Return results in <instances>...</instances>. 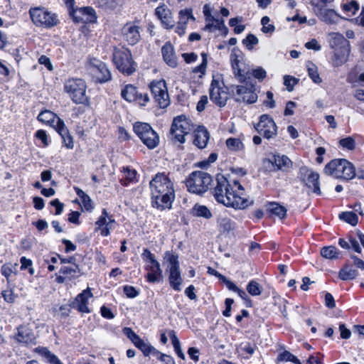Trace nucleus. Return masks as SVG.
I'll return each mask as SVG.
<instances>
[{
  "label": "nucleus",
  "instance_id": "473e14b6",
  "mask_svg": "<svg viewBox=\"0 0 364 364\" xmlns=\"http://www.w3.org/2000/svg\"><path fill=\"white\" fill-rule=\"evenodd\" d=\"M287 208L278 203L270 202L267 205V212L271 217H277L279 219L285 218Z\"/></svg>",
  "mask_w": 364,
  "mask_h": 364
},
{
  "label": "nucleus",
  "instance_id": "603ef678",
  "mask_svg": "<svg viewBox=\"0 0 364 364\" xmlns=\"http://www.w3.org/2000/svg\"><path fill=\"white\" fill-rule=\"evenodd\" d=\"M258 38L253 34H248L247 37L242 40V44L250 50H252L254 46L258 44Z\"/></svg>",
  "mask_w": 364,
  "mask_h": 364
},
{
  "label": "nucleus",
  "instance_id": "aec40b11",
  "mask_svg": "<svg viewBox=\"0 0 364 364\" xmlns=\"http://www.w3.org/2000/svg\"><path fill=\"white\" fill-rule=\"evenodd\" d=\"M95 230L100 231L102 236L106 237L109 235L111 230H113L116 225L115 220L109 215L106 209H103L102 215L95 222Z\"/></svg>",
  "mask_w": 364,
  "mask_h": 364
},
{
  "label": "nucleus",
  "instance_id": "1a4fd4ad",
  "mask_svg": "<svg viewBox=\"0 0 364 364\" xmlns=\"http://www.w3.org/2000/svg\"><path fill=\"white\" fill-rule=\"evenodd\" d=\"M29 14L32 22L38 27L49 28L59 22L57 15L44 7L31 8Z\"/></svg>",
  "mask_w": 364,
  "mask_h": 364
},
{
  "label": "nucleus",
  "instance_id": "f8f14e48",
  "mask_svg": "<svg viewBox=\"0 0 364 364\" xmlns=\"http://www.w3.org/2000/svg\"><path fill=\"white\" fill-rule=\"evenodd\" d=\"M141 256L146 263L145 269L149 272L146 274L147 281L151 283L161 281L163 279V272L155 256L147 249L144 250Z\"/></svg>",
  "mask_w": 364,
  "mask_h": 364
},
{
  "label": "nucleus",
  "instance_id": "052dcab7",
  "mask_svg": "<svg viewBox=\"0 0 364 364\" xmlns=\"http://www.w3.org/2000/svg\"><path fill=\"white\" fill-rule=\"evenodd\" d=\"M297 80L289 75H285L284 77V84L287 86L289 91L292 90L294 86L297 83Z\"/></svg>",
  "mask_w": 364,
  "mask_h": 364
},
{
  "label": "nucleus",
  "instance_id": "49530a36",
  "mask_svg": "<svg viewBox=\"0 0 364 364\" xmlns=\"http://www.w3.org/2000/svg\"><path fill=\"white\" fill-rule=\"evenodd\" d=\"M195 21V18L192 14V9H186L180 11L179 12V19L178 23L181 25L186 26L187 22L190 20Z\"/></svg>",
  "mask_w": 364,
  "mask_h": 364
},
{
  "label": "nucleus",
  "instance_id": "5701e85b",
  "mask_svg": "<svg viewBox=\"0 0 364 364\" xmlns=\"http://www.w3.org/2000/svg\"><path fill=\"white\" fill-rule=\"evenodd\" d=\"M264 164L272 165L277 170H287L291 166V161L286 155L272 154L264 160Z\"/></svg>",
  "mask_w": 364,
  "mask_h": 364
},
{
  "label": "nucleus",
  "instance_id": "9b49d317",
  "mask_svg": "<svg viewBox=\"0 0 364 364\" xmlns=\"http://www.w3.org/2000/svg\"><path fill=\"white\" fill-rule=\"evenodd\" d=\"M133 129L148 149H153L159 145V136L149 124L138 122L134 124Z\"/></svg>",
  "mask_w": 364,
  "mask_h": 364
},
{
  "label": "nucleus",
  "instance_id": "3c124183",
  "mask_svg": "<svg viewBox=\"0 0 364 364\" xmlns=\"http://www.w3.org/2000/svg\"><path fill=\"white\" fill-rule=\"evenodd\" d=\"M339 144L343 149L347 150H353L355 148V140L352 136H348L343 139H341L339 141Z\"/></svg>",
  "mask_w": 364,
  "mask_h": 364
},
{
  "label": "nucleus",
  "instance_id": "de8ad7c7",
  "mask_svg": "<svg viewBox=\"0 0 364 364\" xmlns=\"http://www.w3.org/2000/svg\"><path fill=\"white\" fill-rule=\"evenodd\" d=\"M262 290V287L255 280H251L247 285V291L251 296H256L260 295Z\"/></svg>",
  "mask_w": 364,
  "mask_h": 364
},
{
  "label": "nucleus",
  "instance_id": "f257e3e1",
  "mask_svg": "<svg viewBox=\"0 0 364 364\" xmlns=\"http://www.w3.org/2000/svg\"><path fill=\"white\" fill-rule=\"evenodd\" d=\"M216 181L214 197L218 203L239 210L253 204V200L245 196L243 187L237 181H229L223 175H218Z\"/></svg>",
  "mask_w": 364,
  "mask_h": 364
},
{
  "label": "nucleus",
  "instance_id": "680f3d73",
  "mask_svg": "<svg viewBox=\"0 0 364 364\" xmlns=\"http://www.w3.org/2000/svg\"><path fill=\"white\" fill-rule=\"evenodd\" d=\"M44 355L50 364H63L55 355L47 349L44 350Z\"/></svg>",
  "mask_w": 364,
  "mask_h": 364
},
{
  "label": "nucleus",
  "instance_id": "412c9836",
  "mask_svg": "<svg viewBox=\"0 0 364 364\" xmlns=\"http://www.w3.org/2000/svg\"><path fill=\"white\" fill-rule=\"evenodd\" d=\"M70 14L77 23H93L97 19L95 11L90 6L73 9Z\"/></svg>",
  "mask_w": 364,
  "mask_h": 364
},
{
  "label": "nucleus",
  "instance_id": "4d7b16f0",
  "mask_svg": "<svg viewBox=\"0 0 364 364\" xmlns=\"http://www.w3.org/2000/svg\"><path fill=\"white\" fill-rule=\"evenodd\" d=\"M333 1L334 0H311L310 4L314 7V10L316 11L321 9H325V6Z\"/></svg>",
  "mask_w": 364,
  "mask_h": 364
},
{
  "label": "nucleus",
  "instance_id": "ddd939ff",
  "mask_svg": "<svg viewBox=\"0 0 364 364\" xmlns=\"http://www.w3.org/2000/svg\"><path fill=\"white\" fill-rule=\"evenodd\" d=\"M149 88L160 108H166L169 105L170 99L165 80H154L150 83Z\"/></svg>",
  "mask_w": 364,
  "mask_h": 364
},
{
  "label": "nucleus",
  "instance_id": "13d9d810",
  "mask_svg": "<svg viewBox=\"0 0 364 364\" xmlns=\"http://www.w3.org/2000/svg\"><path fill=\"white\" fill-rule=\"evenodd\" d=\"M203 14L205 17L206 21H215L218 23V25L223 24V20L216 19L214 18V16L211 14V10L209 5L205 4L203 6Z\"/></svg>",
  "mask_w": 364,
  "mask_h": 364
},
{
  "label": "nucleus",
  "instance_id": "a878e982",
  "mask_svg": "<svg viewBox=\"0 0 364 364\" xmlns=\"http://www.w3.org/2000/svg\"><path fill=\"white\" fill-rule=\"evenodd\" d=\"M92 296V294L89 288L84 290L78 294L73 303V307L77 309L81 313H89L88 300Z\"/></svg>",
  "mask_w": 364,
  "mask_h": 364
},
{
  "label": "nucleus",
  "instance_id": "f704fd0d",
  "mask_svg": "<svg viewBox=\"0 0 364 364\" xmlns=\"http://www.w3.org/2000/svg\"><path fill=\"white\" fill-rule=\"evenodd\" d=\"M61 126L56 131L61 136L64 145L68 149H72L74 146L73 139L69 133L64 122H60Z\"/></svg>",
  "mask_w": 364,
  "mask_h": 364
},
{
  "label": "nucleus",
  "instance_id": "c85d7f7f",
  "mask_svg": "<svg viewBox=\"0 0 364 364\" xmlns=\"http://www.w3.org/2000/svg\"><path fill=\"white\" fill-rule=\"evenodd\" d=\"M193 144L199 149H203L206 146L209 140V133L203 126H198L194 128Z\"/></svg>",
  "mask_w": 364,
  "mask_h": 364
},
{
  "label": "nucleus",
  "instance_id": "c03bdc74",
  "mask_svg": "<svg viewBox=\"0 0 364 364\" xmlns=\"http://www.w3.org/2000/svg\"><path fill=\"white\" fill-rule=\"evenodd\" d=\"M339 218L350 224L351 225H356L358 222V218L354 212H343L339 214Z\"/></svg>",
  "mask_w": 364,
  "mask_h": 364
},
{
  "label": "nucleus",
  "instance_id": "7ed1b4c3",
  "mask_svg": "<svg viewBox=\"0 0 364 364\" xmlns=\"http://www.w3.org/2000/svg\"><path fill=\"white\" fill-rule=\"evenodd\" d=\"M324 173L337 178L350 180L354 178L355 170L349 161L345 159H336L326 165Z\"/></svg>",
  "mask_w": 364,
  "mask_h": 364
},
{
  "label": "nucleus",
  "instance_id": "423d86ee",
  "mask_svg": "<svg viewBox=\"0 0 364 364\" xmlns=\"http://www.w3.org/2000/svg\"><path fill=\"white\" fill-rule=\"evenodd\" d=\"M164 259L168 262L166 272L168 273V282L170 286L176 291L181 289L183 279L180 270L178 256L171 252H165Z\"/></svg>",
  "mask_w": 364,
  "mask_h": 364
},
{
  "label": "nucleus",
  "instance_id": "2eb2a0df",
  "mask_svg": "<svg viewBox=\"0 0 364 364\" xmlns=\"http://www.w3.org/2000/svg\"><path fill=\"white\" fill-rule=\"evenodd\" d=\"M89 70L97 82H105L111 79V73L106 64L96 58L90 60Z\"/></svg>",
  "mask_w": 364,
  "mask_h": 364
},
{
  "label": "nucleus",
  "instance_id": "c756f323",
  "mask_svg": "<svg viewBox=\"0 0 364 364\" xmlns=\"http://www.w3.org/2000/svg\"><path fill=\"white\" fill-rule=\"evenodd\" d=\"M162 56L164 62L171 68H176L178 65L177 57L175 54L173 46L167 42L161 48Z\"/></svg>",
  "mask_w": 364,
  "mask_h": 364
},
{
  "label": "nucleus",
  "instance_id": "72a5a7b5",
  "mask_svg": "<svg viewBox=\"0 0 364 364\" xmlns=\"http://www.w3.org/2000/svg\"><path fill=\"white\" fill-rule=\"evenodd\" d=\"M328 43L332 48H338L342 46H348L349 43L345 37L339 33H331L328 35Z\"/></svg>",
  "mask_w": 364,
  "mask_h": 364
},
{
  "label": "nucleus",
  "instance_id": "5fc2aeb1",
  "mask_svg": "<svg viewBox=\"0 0 364 364\" xmlns=\"http://www.w3.org/2000/svg\"><path fill=\"white\" fill-rule=\"evenodd\" d=\"M343 9L344 11L349 13V16H353L358 11L359 6L356 1H352L350 3L343 4Z\"/></svg>",
  "mask_w": 364,
  "mask_h": 364
},
{
  "label": "nucleus",
  "instance_id": "a19ab883",
  "mask_svg": "<svg viewBox=\"0 0 364 364\" xmlns=\"http://www.w3.org/2000/svg\"><path fill=\"white\" fill-rule=\"evenodd\" d=\"M225 144L228 149L231 151H240L244 149V144L239 138H228Z\"/></svg>",
  "mask_w": 364,
  "mask_h": 364
},
{
  "label": "nucleus",
  "instance_id": "6ab92c4d",
  "mask_svg": "<svg viewBox=\"0 0 364 364\" xmlns=\"http://www.w3.org/2000/svg\"><path fill=\"white\" fill-rule=\"evenodd\" d=\"M124 334L139 348L144 356H150L154 347L148 341L141 339L131 328L125 327L123 328Z\"/></svg>",
  "mask_w": 364,
  "mask_h": 364
},
{
  "label": "nucleus",
  "instance_id": "6e6552de",
  "mask_svg": "<svg viewBox=\"0 0 364 364\" xmlns=\"http://www.w3.org/2000/svg\"><path fill=\"white\" fill-rule=\"evenodd\" d=\"M86 83L80 78H70L64 83V90L75 104L85 103L86 96Z\"/></svg>",
  "mask_w": 364,
  "mask_h": 364
},
{
  "label": "nucleus",
  "instance_id": "58836bf2",
  "mask_svg": "<svg viewBox=\"0 0 364 364\" xmlns=\"http://www.w3.org/2000/svg\"><path fill=\"white\" fill-rule=\"evenodd\" d=\"M17 267H18L17 263H14V264L6 263L1 266V273L4 277H5L6 278L8 284H10L9 277L11 276V274H17Z\"/></svg>",
  "mask_w": 364,
  "mask_h": 364
},
{
  "label": "nucleus",
  "instance_id": "2f4dec72",
  "mask_svg": "<svg viewBox=\"0 0 364 364\" xmlns=\"http://www.w3.org/2000/svg\"><path fill=\"white\" fill-rule=\"evenodd\" d=\"M17 330L18 333L16 334V338L19 343L29 344L35 342V335L30 328L26 326H21L17 328Z\"/></svg>",
  "mask_w": 364,
  "mask_h": 364
},
{
  "label": "nucleus",
  "instance_id": "f03ea898",
  "mask_svg": "<svg viewBox=\"0 0 364 364\" xmlns=\"http://www.w3.org/2000/svg\"><path fill=\"white\" fill-rule=\"evenodd\" d=\"M152 206L160 210L171 208L175 199L173 181L164 173H158L149 182Z\"/></svg>",
  "mask_w": 364,
  "mask_h": 364
},
{
  "label": "nucleus",
  "instance_id": "393cba45",
  "mask_svg": "<svg viewBox=\"0 0 364 364\" xmlns=\"http://www.w3.org/2000/svg\"><path fill=\"white\" fill-rule=\"evenodd\" d=\"M156 15L161 20L164 28L169 29L174 26L175 21L173 18L172 14L165 5L159 6L156 9Z\"/></svg>",
  "mask_w": 364,
  "mask_h": 364
},
{
  "label": "nucleus",
  "instance_id": "338daca9",
  "mask_svg": "<svg viewBox=\"0 0 364 364\" xmlns=\"http://www.w3.org/2000/svg\"><path fill=\"white\" fill-rule=\"evenodd\" d=\"M36 136L37 139L41 140L44 146L48 145V136L46 132L43 129H39L36 133Z\"/></svg>",
  "mask_w": 364,
  "mask_h": 364
},
{
  "label": "nucleus",
  "instance_id": "c9c22d12",
  "mask_svg": "<svg viewBox=\"0 0 364 364\" xmlns=\"http://www.w3.org/2000/svg\"><path fill=\"white\" fill-rule=\"evenodd\" d=\"M358 272L356 269H353L348 265H345L338 273V277L343 281L352 280L356 278Z\"/></svg>",
  "mask_w": 364,
  "mask_h": 364
},
{
  "label": "nucleus",
  "instance_id": "69168bd1",
  "mask_svg": "<svg viewBox=\"0 0 364 364\" xmlns=\"http://www.w3.org/2000/svg\"><path fill=\"white\" fill-rule=\"evenodd\" d=\"M238 349H240L241 351L248 353L249 355H252L255 352V347L249 343H241Z\"/></svg>",
  "mask_w": 364,
  "mask_h": 364
},
{
  "label": "nucleus",
  "instance_id": "20e7f679",
  "mask_svg": "<svg viewBox=\"0 0 364 364\" xmlns=\"http://www.w3.org/2000/svg\"><path fill=\"white\" fill-rule=\"evenodd\" d=\"M212 181V177L208 173L196 171L189 174L186 183L190 193L200 195L208 190Z\"/></svg>",
  "mask_w": 364,
  "mask_h": 364
},
{
  "label": "nucleus",
  "instance_id": "a18cd8bd",
  "mask_svg": "<svg viewBox=\"0 0 364 364\" xmlns=\"http://www.w3.org/2000/svg\"><path fill=\"white\" fill-rule=\"evenodd\" d=\"M201 57H202L201 63L199 65L193 68V73L199 74L200 77H203L205 75V73L206 72L207 65H208L207 54L205 53H202Z\"/></svg>",
  "mask_w": 364,
  "mask_h": 364
},
{
  "label": "nucleus",
  "instance_id": "0e129e2a",
  "mask_svg": "<svg viewBox=\"0 0 364 364\" xmlns=\"http://www.w3.org/2000/svg\"><path fill=\"white\" fill-rule=\"evenodd\" d=\"M305 47L307 49L314 50H316V51L320 50L321 48V45L318 43L317 40H316L314 38L311 39L310 41L306 43H305Z\"/></svg>",
  "mask_w": 364,
  "mask_h": 364
},
{
  "label": "nucleus",
  "instance_id": "79ce46f5",
  "mask_svg": "<svg viewBox=\"0 0 364 364\" xmlns=\"http://www.w3.org/2000/svg\"><path fill=\"white\" fill-rule=\"evenodd\" d=\"M193 215L197 217H203L209 219L212 217L210 210L203 205L196 204L193 208Z\"/></svg>",
  "mask_w": 364,
  "mask_h": 364
},
{
  "label": "nucleus",
  "instance_id": "cd10ccee",
  "mask_svg": "<svg viewBox=\"0 0 364 364\" xmlns=\"http://www.w3.org/2000/svg\"><path fill=\"white\" fill-rule=\"evenodd\" d=\"M350 52V45L342 46L340 48H335L333 56L332 58L333 66L340 67L347 62Z\"/></svg>",
  "mask_w": 364,
  "mask_h": 364
},
{
  "label": "nucleus",
  "instance_id": "0eeeda50",
  "mask_svg": "<svg viewBox=\"0 0 364 364\" xmlns=\"http://www.w3.org/2000/svg\"><path fill=\"white\" fill-rule=\"evenodd\" d=\"M113 62L122 73L130 75L136 70V64L132 60L131 52L125 48H115L113 51Z\"/></svg>",
  "mask_w": 364,
  "mask_h": 364
},
{
  "label": "nucleus",
  "instance_id": "4be33fe9",
  "mask_svg": "<svg viewBox=\"0 0 364 364\" xmlns=\"http://www.w3.org/2000/svg\"><path fill=\"white\" fill-rule=\"evenodd\" d=\"M300 173L301 179L306 186L312 189L317 195H320L321 191L319 187L318 173L314 172L306 167H301L300 168Z\"/></svg>",
  "mask_w": 364,
  "mask_h": 364
},
{
  "label": "nucleus",
  "instance_id": "bf43d9fd",
  "mask_svg": "<svg viewBox=\"0 0 364 364\" xmlns=\"http://www.w3.org/2000/svg\"><path fill=\"white\" fill-rule=\"evenodd\" d=\"M124 175L127 182H133L136 177V171L128 167L124 168Z\"/></svg>",
  "mask_w": 364,
  "mask_h": 364
},
{
  "label": "nucleus",
  "instance_id": "39448f33",
  "mask_svg": "<svg viewBox=\"0 0 364 364\" xmlns=\"http://www.w3.org/2000/svg\"><path fill=\"white\" fill-rule=\"evenodd\" d=\"M195 126L192 121L183 115L174 118L171 124L170 134L171 140L183 144L186 141V136L194 130Z\"/></svg>",
  "mask_w": 364,
  "mask_h": 364
},
{
  "label": "nucleus",
  "instance_id": "a211bd4d",
  "mask_svg": "<svg viewBox=\"0 0 364 364\" xmlns=\"http://www.w3.org/2000/svg\"><path fill=\"white\" fill-rule=\"evenodd\" d=\"M255 128L260 134L267 139L277 135V127L276 123L267 114H263L260 117L259 122Z\"/></svg>",
  "mask_w": 364,
  "mask_h": 364
},
{
  "label": "nucleus",
  "instance_id": "dca6fc26",
  "mask_svg": "<svg viewBox=\"0 0 364 364\" xmlns=\"http://www.w3.org/2000/svg\"><path fill=\"white\" fill-rule=\"evenodd\" d=\"M121 96L127 102H135L140 106H145L149 101L146 93L139 92L137 88L132 85H125L121 90Z\"/></svg>",
  "mask_w": 364,
  "mask_h": 364
},
{
  "label": "nucleus",
  "instance_id": "774afa93",
  "mask_svg": "<svg viewBox=\"0 0 364 364\" xmlns=\"http://www.w3.org/2000/svg\"><path fill=\"white\" fill-rule=\"evenodd\" d=\"M183 60L187 63H191L198 59V55L194 53H185L182 54Z\"/></svg>",
  "mask_w": 364,
  "mask_h": 364
},
{
  "label": "nucleus",
  "instance_id": "37998d69",
  "mask_svg": "<svg viewBox=\"0 0 364 364\" xmlns=\"http://www.w3.org/2000/svg\"><path fill=\"white\" fill-rule=\"evenodd\" d=\"M306 68L308 70V74L310 78L317 84H319L322 82L321 78L319 76L318 73V68L315 64L311 62H307Z\"/></svg>",
  "mask_w": 364,
  "mask_h": 364
},
{
  "label": "nucleus",
  "instance_id": "4c0bfd02",
  "mask_svg": "<svg viewBox=\"0 0 364 364\" xmlns=\"http://www.w3.org/2000/svg\"><path fill=\"white\" fill-rule=\"evenodd\" d=\"M59 272L65 275L67 278L72 279L80 275V269L77 264H72L70 266L62 267Z\"/></svg>",
  "mask_w": 364,
  "mask_h": 364
},
{
  "label": "nucleus",
  "instance_id": "09e8293b",
  "mask_svg": "<svg viewBox=\"0 0 364 364\" xmlns=\"http://www.w3.org/2000/svg\"><path fill=\"white\" fill-rule=\"evenodd\" d=\"M270 18L268 16H264L261 19V24L262 25V31L264 33L272 34L275 31V26L270 23Z\"/></svg>",
  "mask_w": 364,
  "mask_h": 364
},
{
  "label": "nucleus",
  "instance_id": "6e6d98bb",
  "mask_svg": "<svg viewBox=\"0 0 364 364\" xmlns=\"http://www.w3.org/2000/svg\"><path fill=\"white\" fill-rule=\"evenodd\" d=\"M250 75H252L254 77L261 81L266 77L267 73L264 69H263L261 67H259L252 70V71L250 70L249 77Z\"/></svg>",
  "mask_w": 364,
  "mask_h": 364
},
{
  "label": "nucleus",
  "instance_id": "9d476101",
  "mask_svg": "<svg viewBox=\"0 0 364 364\" xmlns=\"http://www.w3.org/2000/svg\"><path fill=\"white\" fill-rule=\"evenodd\" d=\"M230 58L235 77L241 82H246L249 79L250 68L246 63L245 55L240 50L234 48Z\"/></svg>",
  "mask_w": 364,
  "mask_h": 364
},
{
  "label": "nucleus",
  "instance_id": "8fccbe9b",
  "mask_svg": "<svg viewBox=\"0 0 364 364\" xmlns=\"http://www.w3.org/2000/svg\"><path fill=\"white\" fill-rule=\"evenodd\" d=\"M277 360L279 361H291L296 364H301L300 360L296 356L287 350L281 353L279 355Z\"/></svg>",
  "mask_w": 364,
  "mask_h": 364
},
{
  "label": "nucleus",
  "instance_id": "b1692460",
  "mask_svg": "<svg viewBox=\"0 0 364 364\" xmlns=\"http://www.w3.org/2000/svg\"><path fill=\"white\" fill-rule=\"evenodd\" d=\"M122 35L130 45H135L140 39V28L137 25L128 23L122 28Z\"/></svg>",
  "mask_w": 364,
  "mask_h": 364
},
{
  "label": "nucleus",
  "instance_id": "e2e57ef3",
  "mask_svg": "<svg viewBox=\"0 0 364 364\" xmlns=\"http://www.w3.org/2000/svg\"><path fill=\"white\" fill-rule=\"evenodd\" d=\"M124 292L129 298H134L139 294L134 287L128 285L124 287Z\"/></svg>",
  "mask_w": 364,
  "mask_h": 364
},
{
  "label": "nucleus",
  "instance_id": "ea45409f",
  "mask_svg": "<svg viewBox=\"0 0 364 364\" xmlns=\"http://www.w3.org/2000/svg\"><path fill=\"white\" fill-rule=\"evenodd\" d=\"M321 255L328 259H336L340 256V252L334 246L324 247L321 250Z\"/></svg>",
  "mask_w": 364,
  "mask_h": 364
},
{
  "label": "nucleus",
  "instance_id": "f3484780",
  "mask_svg": "<svg viewBox=\"0 0 364 364\" xmlns=\"http://www.w3.org/2000/svg\"><path fill=\"white\" fill-rule=\"evenodd\" d=\"M255 87L253 84L237 85L235 91L232 90L237 102H244L247 104L255 103L257 100V95L255 92Z\"/></svg>",
  "mask_w": 364,
  "mask_h": 364
},
{
  "label": "nucleus",
  "instance_id": "bb28decb",
  "mask_svg": "<svg viewBox=\"0 0 364 364\" xmlns=\"http://www.w3.org/2000/svg\"><path fill=\"white\" fill-rule=\"evenodd\" d=\"M38 119L43 123L49 124L55 130L61 126L60 122H64L54 112L48 109L41 111L38 116Z\"/></svg>",
  "mask_w": 364,
  "mask_h": 364
},
{
  "label": "nucleus",
  "instance_id": "7c9ffc66",
  "mask_svg": "<svg viewBox=\"0 0 364 364\" xmlns=\"http://www.w3.org/2000/svg\"><path fill=\"white\" fill-rule=\"evenodd\" d=\"M316 16L327 24H336L341 16L333 9H321L314 11Z\"/></svg>",
  "mask_w": 364,
  "mask_h": 364
},
{
  "label": "nucleus",
  "instance_id": "864d4df0",
  "mask_svg": "<svg viewBox=\"0 0 364 364\" xmlns=\"http://www.w3.org/2000/svg\"><path fill=\"white\" fill-rule=\"evenodd\" d=\"M218 223L224 231H230L234 228V223L228 218H219Z\"/></svg>",
  "mask_w": 364,
  "mask_h": 364
},
{
  "label": "nucleus",
  "instance_id": "4468645a",
  "mask_svg": "<svg viewBox=\"0 0 364 364\" xmlns=\"http://www.w3.org/2000/svg\"><path fill=\"white\" fill-rule=\"evenodd\" d=\"M228 96L223 82L213 77L210 89V100L218 106L223 107L226 105Z\"/></svg>",
  "mask_w": 364,
  "mask_h": 364
},
{
  "label": "nucleus",
  "instance_id": "e433bc0d",
  "mask_svg": "<svg viewBox=\"0 0 364 364\" xmlns=\"http://www.w3.org/2000/svg\"><path fill=\"white\" fill-rule=\"evenodd\" d=\"M76 194L80 198L83 208L87 211H92L93 209L92 201L90 197L82 190L77 187L74 188Z\"/></svg>",
  "mask_w": 364,
  "mask_h": 364
}]
</instances>
